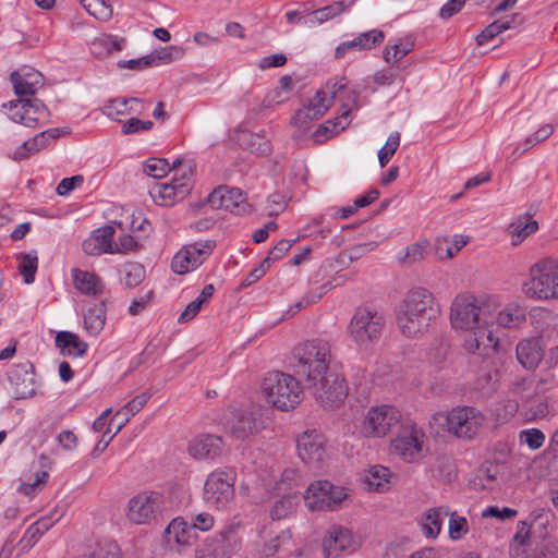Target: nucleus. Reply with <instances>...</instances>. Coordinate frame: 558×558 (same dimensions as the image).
<instances>
[{"mask_svg": "<svg viewBox=\"0 0 558 558\" xmlns=\"http://www.w3.org/2000/svg\"><path fill=\"white\" fill-rule=\"evenodd\" d=\"M435 296L425 288L410 290L396 310L401 333L410 339L425 335L439 316Z\"/></svg>", "mask_w": 558, "mask_h": 558, "instance_id": "obj_1", "label": "nucleus"}, {"mask_svg": "<svg viewBox=\"0 0 558 558\" xmlns=\"http://www.w3.org/2000/svg\"><path fill=\"white\" fill-rule=\"evenodd\" d=\"M533 543H537V541L533 537V532L529 523L521 521L519 523L518 531L513 536L511 555L514 558H524V549L521 547L532 546Z\"/></svg>", "mask_w": 558, "mask_h": 558, "instance_id": "obj_38", "label": "nucleus"}, {"mask_svg": "<svg viewBox=\"0 0 558 558\" xmlns=\"http://www.w3.org/2000/svg\"><path fill=\"white\" fill-rule=\"evenodd\" d=\"M498 475L499 466L489 464L480 469L471 483L475 489H493L498 485Z\"/></svg>", "mask_w": 558, "mask_h": 558, "instance_id": "obj_43", "label": "nucleus"}, {"mask_svg": "<svg viewBox=\"0 0 558 558\" xmlns=\"http://www.w3.org/2000/svg\"><path fill=\"white\" fill-rule=\"evenodd\" d=\"M128 107H129V98H124V97L114 98V99L109 100L106 104L105 113L109 118L120 121L119 116H128L129 114V111H126Z\"/></svg>", "mask_w": 558, "mask_h": 558, "instance_id": "obj_57", "label": "nucleus"}, {"mask_svg": "<svg viewBox=\"0 0 558 558\" xmlns=\"http://www.w3.org/2000/svg\"><path fill=\"white\" fill-rule=\"evenodd\" d=\"M153 126L154 123L150 120H141L136 117H132L122 124L121 133L123 135H130L141 131H150Z\"/></svg>", "mask_w": 558, "mask_h": 558, "instance_id": "obj_61", "label": "nucleus"}, {"mask_svg": "<svg viewBox=\"0 0 558 558\" xmlns=\"http://www.w3.org/2000/svg\"><path fill=\"white\" fill-rule=\"evenodd\" d=\"M114 229L111 226H104L97 229L83 242V251L90 256H98L102 253L113 254Z\"/></svg>", "mask_w": 558, "mask_h": 558, "instance_id": "obj_21", "label": "nucleus"}, {"mask_svg": "<svg viewBox=\"0 0 558 558\" xmlns=\"http://www.w3.org/2000/svg\"><path fill=\"white\" fill-rule=\"evenodd\" d=\"M449 515L447 507L430 508L424 515L423 530L427 537H436L441 531L442 518Z\"/></svg>", "mask_w": 558, "mask_h": 558, "instance_id": "obj_35", "label": "nucleus"}, {"mask_svg": "<svg viewBox=\"0 0 558 558\" xmlns=\"http://www.w3.org/2000/svg\"><path fill=\"white\" fill-rule=\"evenodd\" d=\"M105 323L106 307L104 302L90 307L84 316L85 329L93 336H97L104 329Z\"/></svg>", "mask_w": 558, "mask_h": 558, "instance_id": "obj_41", "label": "nucleus"}, {"mask_svg": "<svg viewBox=\"0 0 558 558\" xmlns=\"http://www.w3.org/2000/svg\"><path fill=\"white\" fill-rule=\"evenodd\" d=\"M323 547L325 558H338L341 551H354L356 548L351 531L342 526H335L328 532Z\"/></svg>", "mask_w": 558, "mask_h": 558, "instance_id": "obj_20", "label": "nucleus"}, {"mask_svg": "<svg viewBox=\"0 0 558 558\" xmlns=\"http://www.w3.org/2000/svg\"><path fill=\"white\" fill-rule=\"evenodd\" d=\"M223 449V440L216 435H202L195 438L189 446V453L197 459H215Z\"/></svg>", "mask_w": 558, "mask_h": 558, "instance_id": "obj_22", "label": "nucleus"}, {"mask_svg": "<svg viewBox=\"0 0 558 558\" xmlns=\"http://www.w3.org/2000/svg\"><path fill=\"white\" fill-rule=\"evenodd\" d=\"M413 49L414 40L411 37H403L396 44L387 46L383 50V58L386 63L395 64L408 56Z\"/></svg>", "mask_w": 558, "mask_h": 558, "instance_id": "obj_36", "label": "nucleus"}, {"mask_svg": "<svg viewBox=\"0 0 558 558\" xmlns=\"http://www.w3.org/2000/svg\"><path fill=\"white\" fill-rule=\"evenodd\" d=\"M47 144L46 132H41L31 141L24 142L20 147L16 148L13 155L14 160L26 159L29 155L39 151Z\"/></svg>", "mask_w": 558, "mask_h": 558, "instance_id": "obj_49", "label": "nucleus"}, {"mask_svg": "<svg viewBox=\"0 0 558 558\" xmlns=\"http://www.w3.org/2000/svg\"><path fill=\"white\" fill-rule=\"evenodd\" d=\"M31 76H34V80H28V77L22 76L17 71L12 72L10 75V81L13 84L14 92L20 99H24V97L27 96H34L38 87L43 85V75L40 73H32Z\"/></svg>", "mask_w": 558, "mask_h": 558, "instance_id": "obj_32", "label": "nucleus"}, {"mask_svg": "<svg viewBox=\"0 0 558 558\" xmlns=\"http://www.w3.org/2000/svg\"><path fill=\"white\" fill-rule=\"evenodd\" d=\"M485 423L484 414L474 407L461 405L446 412H437L429 424H435L457 438H475Z\"/></svg>", "mask_w": 558, "mask_h": 558, "instance_id": "obj_4", "label": "nucleus"}, {"mask_svg": "<svg viewBox=\"0 0 558 558\" xmlns=\"http://www.w3.org/2000/svg\"><path fill=\"white\" fill-rule=\"evenodd\" d=\"M359 95L355 92L348 94L347 100L342 102L341 113L335 119L329 120L324 124H320L314 132L313 136L317 142L331 137L339 131H343L349 125V114L352 110L353 105L356 104Z\"/></svg>", "mask_w": 558, "mask_h": 558, "instance_id": "obj_19", "label": "nucleus"}, {"mask_svg": "<svg viewBox=\"0 0 558 558\" xmlns=\"http://www.w3.org/2000/svg\"><path fill=\"white\" fill-rule=\"evenodd\" d=\"M449 343L444 338H437L429 348V359L435 363H441L448 353Z\"/></svg>", "mask_w": 558, "mask_h": 558, "instance_id": "obj_64", "label": "nucleus"}, {"mask_svg": "<svg viewBox=\"0 0 558 558\" xmlns=\"http://www.w3.org/2000/svg\"><path fill=\"white\" fill-rule=\"evenodd\" d=\"M424 437V433L415 424L402 426L392 441V450L407 462L416 461L422 457Z\"/></svg>", "mask_w": 558, "mask_h": 558, "instance_id": "obj_14", "label": "nucleus"}, {"mask_svg": "<svg viewBox=\"0 0 558 558\" xmlns=\"http://www.w3.org/2000/svg\"><path fill=\"white\" fill-rule=\"evenodd\" d=\"M526 320V308L518 302L508 303L502 310H497L494 314V322L501 327H519Z\"/></svg>", "mask_w": 558, "mask_h": 558, "instance_id": "obj_27", "label": "nucleus"}, {"mask_svg": "<svg viewBox=\"0 0 558 558\" xmlns=\"http://www.w3.org/2000/svg\"><path fill=\"white\" fill-rule=\"evenodd\" d=\"M294 369L296 374L304 377L306 386L320 379L322 374L333 369L330 366V345L324 340H310L298 344L292 352Z\"/></svg>", "mask_w": 558, "mask_h": 558, "instance_id": "obj_3", "label": "nucleus"}, {"mask_svg": "<svg viewBox=\"0 0 558 558\" xmlns=\"http://www.w3.org/2000/svg\"><path fill=\"white\" fill-rule=\"evenodd\" d=\"M165 533L166 541L169 544L174 542L178 545L191 546L197 539L194 527L181 518L173 519Z\"/></svg>", "mask_w": 558, "mask_h": 558, "instance_id": "obj_24", "label": "nucleus"}, {"mask_svg": "<svg viewBox=\"0 0 558 558\" xmlns=\"http://www.w3.org/2000/svg\"><path fill=\"white\" fill-rule=\"evenodd\" d=\"M161 498L158 494H138L129 501L128 519L135 524H145L160 511Z\"/></svg>", "mask_w": 558, "mask_h": 558, "instance_id": "obj_17", "label": "nucleus"}, {"mask_svg": "<svg viewBox=\"0 0 558 558\" xmlns=\"http://www.w3.org/2000/svg\"><path fill=\"white\" fill-rule=\"evenodd\" d=\"M517 359L526 369H534L543 359V350L538 339H527L518 343Z\"/></svg>", "mask_w": 558, "mask_h": 558, "instance_id": "obj_26", "label": "nucleus"}, {"mask_svg": "<svg viewBox=\"0 0 558 558\" xmlns=\"http://www.w3.org/2000/svg\"><path fill=\"white\" fill-rule=\"evenodd\" d=\"M264 410L260 405L252 404L244 409H236L228 424L230 435L239 440H245L265 428Z\"/></svg>", "mask_w": 558, "mask_h": 558, "instance_id": "obj_11", "label": "nucleus"}, {"mask_svg": "<svg viewBox=\"0 0 558 558\" xmlns=\"http://www.w3.org/2000/svg\"><path fill=\"white\" fill-rule=\"evenodd\" d=\"M144 171L147 175L158 179L170 171V165L167 159L151 158L147 161Z\"/></svg>", "mask_w": 558, "mask_h": 558, "instance_id": "obj_60", "label": "nucleus"}, {"mask_svg": "<svg viewBox=\"0 0 558 558\" xmlns=\"http://www.w3.org/2000/svg\"><path fill=\"white\" fill-rule=\"evenodd\" d=\"M554 513L549 509H538L531 513L529 525L533 532V537L545 539L549 530L553 527Z\"/></svg>", "mask_w": 558, "mask_h": 558, "instance_id": "obj_33", "label": "nucleus"}, {"mask_svg": "<svg viewBox=\"0 0 558 558\" xmlns=\"http://www.w3.org/2000/svg\"><path fill=\"white\" fill-rule=\"evenodd\" d=\"M29 367H32V364L28 362L16 364L9 374L10 383L15 386V393L23 398L26 396V389L28 388L27 383H32L28 373Z\"/></svg>", "mask_w": 558, "mask_h": 558, "instance_id": "obj_42", "label": "nucleus"}, {"mask_svg": "<svg viewBox=\"0 0 558 558\" xmlns=\"http://www.w3.org/2000/svg\"><path fill=\"white\" fill-rule=\"evenodd\" d=\"M306 387L326 409L338 408L347 398L349 390L343 375L335 368L322 374L319 380L315 384L311 383Z\"/></svg>", "mask_w": 558, "mask_h": 558, "instance_id": "obj_8", "label": "nucleus"}, {"mask_svg": "<svg viewBox=\"0 0 558 558\" xmlns=\"http://www.w3.org/2000/svg\"><path fill=\"white\" fill-rule=\"evenodd\" d=\"M470 331V336L464 340V348L469 353L483 354L487 348L494 349L497 345L487 327H478Z\"/></svg>", "mask_w": 558, "mask_h": 558, "instance_id": "obj_30", "label": "nucleus"}, {"mask_svg": "<svg viewBox=\"0 0 558 558\" xmlns=\"http://www.w3.org/2000/svg\"><path fill=\"white\" fill-rule=\"evenodd\" d=\"M240 527V522L227 525L221 532L216 534V543L223 544L232 553L240 545V539L236 537V532Z\"/></svg>", "mask_w": 558, "mask_h": 558, "instance_id": "obj_52", "label": "nucleus"}, {"mask_svg": "<svg viewBox=\"0 0 558 558\" xmlns=\"http://www.w3.org/2000/svg\"><path fill=\"white\" fill-rule=\"evenodd\" d=\"M400 417L395 407H372L364 417L362 430L368 437H383L399 423Z\"/></svg>", "mask_w": 558, "mask_h": 558, "instance_id": "obj_12", "label": "nucleus"}, {"mask_svg": "<svg viewBox=\"0 0 558 558\" xmlns=\"http://www.w3.org/2000/svg\"><path fill=\"white\" fill-rule=\"evenodd\" d=\"M385 39V33L379 29H372L360 34L352 40L344 41L336 48L335 57L342 58L350 50H371L380 45Z\"/></svg>", "mask_w": 558, "mask_h": 558, "instance_id": "obj_23", "label": "nucleus"}, {"mask_svg": "<svg viewBox=\"0 0 558 558\" xmlns=\"http://www.w3.org/2000/svg\"><path fill=\"white\" fill-rule=\"evenodd\" d=\"M89 558H121L118 545L111 541L98 543Z\"/></svg>", "mask_w": 558, "mask_h": 558, "instance_id": "obj_59", "label": "nucleus"}, {"mask_svg": "<svg viewBox=\"0 0 558 558\" xmlns=\"http://www.w3.org/2000/svg\"><path fill=\"white\" fill-rule=\"evenodd\" d=\"M53 522L50 518H41L35 523H33L25 532L24 537L21 543L23 547H31L36 542V539L41 536L45 532H47Z\"/></svg>", "mask_w": 558, "mask_h": 558, "instance_id": "obj_50", "label": "nucleus"}, {"mask_svg": "<svg viewBox=\"0 0 558 558\" xmlns=\"http://www.w3.org/2000/svg\"><path fill=\"white\" fill-rule=\"evenodd\" d=\"M391 473L388 468L374 465L365 474L364 481L369 489L385 492L389 488Z\"/></svg>", "mask_w": 558, "mask_h": 558, "instance_id": "obj_37", "label": "nucleus"}, {"mask_svg": "<svg viewBox=\"0 0 558 558\" xmlns=\"http://www.w3.org/2000/svg\"><path fill=\"white\" fill-rule=\"evenodd\" d=\"M325 437L316 432H304L296 441L299 457L312 468H319L326 457Z\"/></svg>", "mask_w": 558, "mask_h": 558, "instance_id": "obj_16", "label": "nucleus"}, {"mask_svg": "<svg viewBox=\"0 0 558 558\" xmlns=\"http://www.w3.org/2000/svg\"><path fill=\"white\" fill-rule=\"evenodd\" d=\"M190 254L191 253L183 247L174 255L171 267L175 274L184 275L199 266V260L194 259Z\"/></svg>", "mask_w": 558, "mask_h": 558, "instance_id": "obj_51", "label": "nucleus"}, {"mask_svg": "<svg viewBox=\"0 0 558 558\" xmlns=\"http://www.w3.org/2000/svg\"><path fill=\"white\" fill-rule=\"evenodd\" d=\"M185 54V49L180 46H168L161 48L159 50L153 51L149 57L150 66L159 63H171L177 59L183 58Z\"/></svg>", "mask_w": 558, "mask_h": 558, "instance_id": "obj_48", "label": "nucleus"}, {"mask_svg": "<svg viewBox=\"0 0 558 558\" xmlns=\"http://www.w3.org/2000/svg\"><path fill=\"white\" fill-rule=\"evenodd\" d=\"M207 202L213 208L225 209L235 215H247L252 211V205L238 187L218 186L208 195Z\"/></svg>", "mask_w": 558, "mask_h": 558, "instance_id": "obj_13", "label": "nucleus"}, {"mask_svg": "<svg viewBox=\"0 0 558 558\" xmlns=\"http://www.w3.org/2000/svg\"><path fill=\"white\" fill-rule=\"evenodd\" d=\"M499 307L500 304L495 296L474 295L468 292L460 293L451 303V326L461 330L488 327L489 324L494 323V314Z\"/></svg>", "mask_w": 558, "mask_h": 558, "instance_id": "obj_2", "label": "nucleus"}, {"mask_svg": "<svg viewBox=\"0 0 558 558\" xmlns=\"http://www.w3.org/2000/svg\"><path fill=\"white\" fill-rule=\"evenodd\" d=\"M84 9L95 19L107 22L112 17L113 9L106 0H78Z\"/></svg>", "mask_w": 558, "mask_h": 558, "instance_id": "obj_47", "label": "nucleus"}, {"mask_svg": "<svg viewBox=\"0 0 558 558\" xmlns=\"http://www.w3.org/2000/svg\"><path fill=\"white\" fill-rule=\"evenodd\" d=\"M74 287L86 295H100L104 292L105 284L95 272L74 268L72 270Z\"/></svg>", "mask_w": 558, "mask_h": 558, "instance_id": "obj_25", "label": "nucleus"}, {"mask_svg": "<svg viewBox=\"0 0 558 558\" xmlns=\"http://www.w3.org/2000/svg\"><path fill=\"white\" fill-rule=\"evenodd\" d=\"M449 535L452 539H459L462 535L468 533V521L465 518L459 517L454 512H449Z\"/></svg>", "mask_w": 558, "mask_h": 558, "instance_id": "obj_63", "label": "nucleus"}, {"mask_svg": "<svg viewBox=\"0 0 558 558\" xmlns=\"http://www.w3.org/2000/svg\"><path fill=\"white\" fill-rule=\"evenodd\" d=\"M216 246L215 241L207 240L205 242H196L190 245L184 246L186 251H189L191 254V257H194V259L199 260V265L203 264V262L211 254Z\"/></svg>", "mask_w": 558, "mask_h": 558, "instance_id": "obj_54", "label": "nucleus"}, {"mask_svg": "<svg viewBox=\"0 0 558 558\" xmlns=\"http://www.w3.org/2000/svg\"><path fill=\"white\" fill-rule=\"evenodd\" d=\"M348 497L345 488L332 485L328 481H316L308 485L303 498L312 511L333 510Z\"/></svg>", "mask_w": 558, "mask_h": 558, "instance_id": "obj_10", "label": "nucleus"}, {"mask_svg": "<svg viewBox=\"0 0 558 558\" xmlns=\"http://www.w3.org/2000/svg\"><path fill=\"white\" fill-rule=\"evenodd\" d=\"M385 326V319L377 311L360 307L355 311L348 330L353 340L360 345H368L379 339Z\"/></svg>", "mask_w": 558, "mask_h": 558, "instance_id": "obj_9", "label": "nucleus"}, {"mask_svg": "<svg viewBox=\"0 0 558 558\" xmlns=\"http://www.w3.org/2000/svg\"><path fill=\"white\" fill-rule=\"evenodd\" d=\"M56 347L61 349L63 355L82 356L86 353V342L70 331H59L56 336Z\"/></svg>", "mask_w": 558, "mask_h": 558, "instance_id": "obj_31", "label": "nucleus"}, {"mask_svg": "<svg viewBox=\"0 0 558 558\" xmlns=\"http://www.w3.org/2000/svg\"><path fill=\"white\" fill-rule=\"evenodd\" d=\"M400 144V134L398 132L389 135L386 144L378 151V161L381 168H384L391 157L397 151Z\"/></svg>", "mask_w": 558, "mask_h": 558, "instance_id": "obj_55", "label": "nucleus"}, {"mask_svg": "<svg viewBox=\"0 0 558 558\" xmlns=\"http://www.w3.org/2000/svg\"><path fill=\"white\" fill-rule=\"evenodd\" d=\"M150 398V393L142 392L141 395L133 398L124 407L117 411L116 416H123V421L117 426V433L129 422L131 416L140 412Z\"/></svg>", "mask_w": 558, "mask_h": 558, "instance_id": "obj_44", "label": "nucleus"}, {"mask_svg": "<svg viewBox=\"0 0 558 558\" xmlns=\"http://www.w3.org/2000/svg\"><path fill=\"white\" fill-rule=\"evenodd\" d=\"M246 146L252 153L257 155H267L271 151V145L269 141L258 134L246 133L245 134Z\"/></svg>", "mask_w": 558, "mask_h": 558, "instance_id": "obj_56", "label": "nucleus"}, {"mask_svg": "<svg viewBox=\"0 0 558 558\" xmlns=\"http://www.w3.org/2000/svg\"><path fill=\"white\" fill-rule=\"evenodd\" d=\"M290 490L287 495H283L279 498L272 506L270 515L274 520H281L289 515L295 506L300 502V494L298 490H294L293 487H290Z\"/></svg>", "mask_w": 558, "mask_h": 558, "instance_id": "obj_39", "label": "nucleus"}, {"mask_svg": "<svg viewBox=\"0 0 558 558\" xmlns=\"http://www.w3.org/2000/svg\"><path fill=\"white\" fill-rule=\"evenodd\" d=\"M3 108H9V117L12 121L21 123L27 128H35L48 116L46 106L38 99L12 100L8 104H3Z\"/></svg>", "mask_w": 558, "mask_h": 558, "instance_id": "obj_15", "label": "nucleus"}, {"mask_svg": "<svg viewBox=\"0 0 558 558\" xmlns=\"http://www.w3.org/2000/svg\"><path fill=\"white\" fill-rule=\"evenodd\" d=\"M522 293L536 301L558 300V262L543 258L529 269V279L522 283Z\"/></svg>", "mask_w": 558, "mask_h": 558, "instance_id": "obj_5", "label": "nucleus"}, {"mask_svg": "<svg viewBox=\"0 0 558 558\" xmlns=\"http://www.w3.org/2000/svg\"><path fill=\"white\" fill-rule=\"evenodd\" d=\"M124 274L125 287L133 289L143 282L146 271L143 265L138 263H129L124 267Z\"/></svg>", "mask_w": 558, "mask_h": 558, "instance_id": "obj_53", "label": "nucleus"}, {"mask_svg": "<svg viewBox=\"0 0 558 558\" xmlns=\"http://www.w3.org/2000/svg\"><path fill=\"white\" fill-rule=\"evenodd\" d=\"M236 472L232 468L213 471L204 485L205 500L217 509L227 508L234 499Z\"/></svg>", "mask_w": 558, "mask_h": 558, "instance_id": "obj_7", "label": "nucleus"}, {"mask_svg": "<svg viewBox=\"0 0 558 558\" xmlns=\"http://www.w3.org/2000/svg\"><path fill=\"white\" fill-rule=\"evenodd\" d=\"M229 549L221 543H216V535L207 538L195 550V558H226L230 556Z\"/></svg>", "mask_w": 558, "mask_h": 558, "instance_id": "obj_45", "label": "nucleus"}, {"mask_svg": "<svg viewBox=\"0 0 558 558\" xmlns=\"http://www.w3.org/2000/svg\"><path fill=\"white\" fill-rule=\"evenodd\" d=\"M537 229L538 222L532 219V217L529 214L519 216L508 227V233L511 236L512 245H519L529 235L536 232Z\"/></svg>", "mask_w": 558, "mask_h": 558, "instance_id": "obj_29", "label": "nucleus"}, {"mask_svg": "<svg viewBox=\"0 0 558 558\" xmlns=\"http://www.w3.org/2000/svg\"><path fill=\"white\" fill-rule=\"evenodd\" d=\"M331 105V99H328L325 92H317L314 99L310 101V104L302 109H300L293 121L295 122H306L307 120H315L325 114L328 108Z\"/></svg>", "mask_w": 558, "mask_h": 558, "instance_id": "obj_28", "label": "nucleus"}, {"mask_svg": "<svg viewBox=\"0 0 558 558\" xmlns=\"http://www.w3.org/2000/svg\"><path fill=\"white\" fill-rule=\"evenodd\" d=\"M428 246L429 243L425 239L409 245L399 256L400 263L410 266L423 260L427 255Z\"/></svg>", "mask_w": 558, "mask_h": 558, "instance_id": "obj_46", "label": "nucleus"}, {"mask_svg": "<svg viewBox=\"0 0 558 558\" xmlns=\"http://www.w3.org/2000/svg\"><path fill=\"white\" fill-rule=\"evenodd\" d=\"M38 258L36 255L24 254L20 265V272L24 278L25 283L34 282L35 274L37 271Z\"/></svg>", "mask_w": 558, "mask_h": 558, "instance_id": "obj_58", "label": "nucleus"}, {"mask_svg": "<svg viewBox=\"0 0 558 558\" xmlns=\"http://www.w3.org/2000/svg\"><path fill=\"white\" fill-rule=\"evenodd\" d=\"M352 3V1L349 4L344 3V0L333 2L330 5H327L325 8L315 10L312 12L305 20L306 24H323L327 22L330 19H333L338 15H340L342 12L345 11V9Z\"/></svg>", "mask_w": 558, "mask_h": 558, "instance_id": "obj_40", "label": "nucleus"}, {"mask_svg": "<svg viewBox=\"0 0 558 558\" xmlns=\"http://www.w3.org/2000/svg\"><path fill=\"white\" fill-rule=\"evenodd\" d=\"M123 39H118L109 34H100L92 40L90 52L96 58L102 59L110 56L113 51H120Z\"/></svg>", "mask_w": 558, "mask_h": 558, "instance_id": "obj_34", "label": "nucleus"}, {"mask_svg": "<svg viewBox=\"0 0 558 558\" xmlns=\"http://www.w3.org/2000/svg\"><path fill=\"white\" fill-rule=\"evenodd\" d=\"M262 391L267 402L281 411L292 410L302 401L300 383L293 376L278 371L265 376Z\"/></svg>", "mask_w": 558, "mask_h": 558, "instance_id": "obj_6", "label": "nucleus"}, {"mask_svg": "<svg viewBox=\"0 0 558 558\" xmlns=\"http://www.w3.org/2000/svg\"><path fill=\"white\" fill-rule=\"evenodd\" d=\"M48 477H49L48 472L40 471V472L36 473L35 480L33 482L22 483L19 487V490L26 496L36 494L43 489V487L47 483Z\"/></svg>", "mask_w": 558, "mask_h": 558, "instance_id": "obj_62", "label": "nucleus"}, {"mask_svg": "<svg viewBox=\"0 0 558 558\" xmlns=\"http://www.w3.org/2000/svg\"><path fill=\"white\" fill-rule=\"evenodd\" d=\"M190 177L183 172L182 178L173 179L170 183H155L149 194L161 206H170L183 199L190 193Z\"/></svg>", "mask_w": 558, "mask_h": 558, "instance_id": "obj_18", "label": "nucleus"}]
</instances>
